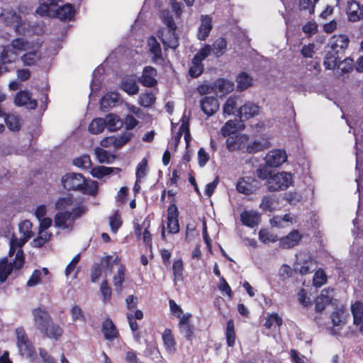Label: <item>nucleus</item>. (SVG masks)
Masks as SVG:
<instances>
[{"mask_svg":"<svg viewBox=\"0 0 363 363\" xmlns=\"http://www.w3.org/2000/svg\"><path fill=\"white\" fill-rule=\"evenodd\" d=\"M334 298L333 289H324L315 300V309L317 311H322L325 307L332 303Z\"/></svg>","mask_w":363,"mask_h":363,"instance_id":"aec40b11","label":"nucleus"},{"mask_svg":"<svg viewBox=\"0 0 363 363\" xmlns=\"http://www.w3.org/2000/svg\"><path fill=\"white\" fill-rule=\"evenodd\" d=\"M149 50L153 54L152 60L157 61L162 58V50L160 43L157 41L156 38L151 37L147 40Z\"/></svg>","mask_w":363,"mask_h":363,"instance_id":"a18cd8bd","label":"nucleus"},{"mask_svg":"<svg viewBox=\"0 0 363 363\" xmlns=\"http://www.w3.org/2000/svg\"><path fill=\"white\" fill-rule=\"evenodd\" d=\"M236 105L237 97L230 96L223 106V114L225 116L234 114Z\"/></svg>","mask_w":363,"mask_h":363,"instance_id":"603ef678","label":"nucleus"},{"mask_svg":"<svg viewBox=\"0 0 363 363\" xmlns=\"http://www.w3.org/2000/svg\"><path fill=\"white\" fill-rule=\"evenodd\" d=\"M73 163L75 166L87 169L91 167V161L90 157L87 155H82L78 158L74 160Z\"/></svg>","mask_w":363,"mask_h":363,"instance_id":"680f3d73","label":"nucleus"},{"mask_svg":"<svg viewBox=\"0 0 363 363\" xmlns=\"http://www.w3.org/2000/svg\"><path fill=\"white\" fill-rule=\"evenodd\" d=\"M156 75L157 70L152 67L147 66L144 68L139 80L143 86L151 87L157 84Z\"/></svg>","mask_w":363,"mask_h":363,"instance_id":"4be33fe9","label":"nucleus"},{"mask_svg":"<svg viewBox=\"0 0 363 363\" xmlns=\"http://www.w3.org/2000/svg\"><path fill=\"white\" fill-rule=\"evenodd\" d=\"M1 17L5 23L12 26L17 33L24 34L26 33V23L23 22L21 18L13 11L2 13Z\"/></svg>","mask_w":363,"mask_h":363,"instance_id":"6e6552de","label":"nucleus"},{"mask_svg":"<svg viewBox=\"0 0 363 363\" xmlns=\"http://www.w3.org/2000/svg\"><path fill=\"white\" fill-rule=\"evenodd\" d=\"M259 239L264 243L274 242L277 240V237L265 229H262L259 232Z\"/></svg>","mask_w":363,"mask_h":363,"instance_id":"338daca9","label":"nucleus"},{"mask_svg":"<svg viewBox=\"0 0 363 363\" xmlns=\"http://www.w3.org/2000/svg\"><path fill=\"white\" fill-rule=\"evenodd\" d=\"M62 183L67 190H80L84 184V177L79 173H67L62 177Z\"/></svg>","mask_w":363,"mask_h":363,"instance_id":"9d476101","label":"nucleus"},{"mask_svg":"<svg viewBox=\"0 0 363 363\" xmlns=\"http://www.w3.org/2000/svg\"><path fill=\"white\" fill-rule=\"evenodd\" d=\"M200 107L208 116L214 115L219 108L218 99L213 96H204L200 100Z\"/></svg>","mask_w":363,"mask_h":363,"instance_id":"dca6fc26","label":"nucleus"},{"mask_svg":"<svg viewBox=\"0 0 363 363\" xmlns=\"http://www.w3.org/2000/svg\"><path fill=\"white\" fill-rule=\"evenodd\" d=\"M349 43V38L346 35H335L330 38L328 44V48L337 55H340L345 52Z\"/></svg>","mask_w":363,"mask_h":363,"instance_id":"1a4fd4ad","label":"nucleus"},{"mask_svg":"<svg viewBox=\"0 0 363 363\" xmlns=\"http://www.w3.org/2000/svg\"><path fill=\"white\" fill-rule=\"evenodd\" d=\"M240 129V124L237 121L230 120L221 128L220 133L223 137H230L235 135Z\"/></svg>","mask_w":363,"mask_h":363,"instance_id":"e433bc0d","label":"nucleus"},{"mask_svg":"<svg viewBox=\"0 0 363 363\" xmlns=\"http://www.w3.org/2000/svg\"><path fill=\"white\" fill-rule=\"evenodd\" d=\"M9 45L18 54L20 52H26L31 48V43L21 38H17L12 40Z\"/></svg>","mask_w":363,"mask_h":363,"instance_id":"a19ab883","label":"nucleus"},{"mask_svg":"<svg viewBox=\"0 0 363 363\" xmlns=\"http://www.w3.org/2000/svg\"><path fill=\"white\" fill-rule=\"evenodd\" d=\"M18 59V53L13 50L9 45L3 46L0 52V61L2 65L12 64Z\"/></svg>","mask_w":363,"mask_h":363,"instance_id":"393cba45","label":"nucleus"},{"mask_svg":"<svg viewBox=\"0 0 363 363\" xmlns=\"http://www.w3.org/2000/svg\"><path fill=\"white\" fill-rule=\"evenodd\" d=\"M346 13L350 21H358L363 18V5L354 0H350L347 1Z\"/></svg>","mask_w":363,"mask_h":363,"instance_id":"2eb2a0df","label":"nucleus"},{"mask_svg":"<svg viewBox=\"0 0 363 363\" xmlns=\"http://www.w3.org/2000/svg\"><path fill=\"white\" fill-rule=\"evenodd\" d=\"M42 333L50 338L57 339L62 335V329L59 325L54 324L52 321H51L48 326V330L46 332H43Z\"/></svg>","mask_w":363,"mask_h":363,"instance_id":"4d7b16f0","label":"nucleus"},{"mask_svg":"<svg viewBox=\"0 0 363 363\" xmlns=\"http://www.w3.org/2000/svg\"><path fill=\"white\" fill-rule=\"evenodd\" d=\"M74 223L70 211H61L55 216V224L57 228L70 230Z\"/></svg>","mask_w":363,"mask_h":363,"instance_id":"6ab92c4d","label":"nucleus"},{"mask_svg":"<svg viewBox=\"0 0 363 363\" xmlns=\"http://www.w3.org/2000/svg\"><path fill=\"white\" fill-rule=\"evenodd\" d=\"M33 320L35 327L41 333L48 330L52 319L48 312L42 308H37L32 311Z\"/></svg>","mask_w":363,"mask_h":363,"instance_id":"0eeeda50","label":"nucleus"},{"mask_svg":"<svg viewBox=\"0 0 363 363\" xmlns=\"http://www.w3.org/2000/svg\"><path fill=\"white\" fill-rule=\"evenodd\" d=\"M25 263L23 250H18L14 259L9 262L5 257L0 259V282H4L13 270L21 269Z\"/></svg>","mask_w":363,"mask_h":363,"instance_id":"7ed1b4c3","label":"nucleus"},{"mask_svg":"<svg viewBox=\"0 0 363 363\" xmlns=\"http://www.w3.org/2000/svg\"><path fill=\"white\" fill-rule=\"evenodd\" d=\"M155 101V97L152 92L141 94L139 97V104L144 107L151 106Z\"/></svg>","mask_w":363,"mask_h":363,"instance_id":"052dcab7","label":"nucleus"},{"mask_svg":"<svg viewBox=\"0 0 363 363\" xmlns=\"http://www.w3.org/2000/svg\"><path fill=\"white\" fill-rule=\"evenodd\" d=\"M261 107L253 102L247 101L238 110V116L240 121H244L259 114Z\"/></svg>","mask_w":363,"mask_h":363,"instance_id":"9b49d317","label":"nucleus"},{"mask_svg":"<svg viewBox=\"0 0 363 363\" xmlns=\"http://www.w3.org/2000/svg\"><path fill=\"white\" fill-rule=\"evenodd\" d=\"M192 65L189 69V73L192 77H197L203 72V65L201 62H195L194 59L191 61Z\"/></svg>","mask_w":363,"mask_h":363,"instance_id":"69168bd1","label":"nucleus"},{"mask_svg":"<svg viewBox=\"0 0 363 363\" xmlns=\"http://www.w3.org/2000/svg\"><path fill=\"white\" fill-rule=\"evenodd\" d=\"M327 281V276L321 269H318L313 276V282L315 287H320Z\"/></svg>","mask_w":363,"mask_h":363,"instance_id":"0e129e2a","label":"nucleus"},{"mask_svg":"<svg viewBox=\"0 0 363 363\" xmlns=\"http://www.w3.org/2000/svg\"><path fill=\"white\" fill-rule=\"evenodd\" d=\"M102 330L107 340H111L116 337V330L113 322L110 319H106L104 321Z\"/></svg>","mask_w":363,"mask_h":363,"instance_id":"09e8293b","label":"nucleus"},{"mask_svg":"<svg viewBox=\"0 0 363 363\" xmlns=\"http://www.w3.org/2000/svg\"><path fill=\"white\" fill-rule=\"evenodd\" d=\"M162 341L164 345L169 353H173L175 351L176 342L169 329H165L162 333Z\"/></svg>","mask_w":363,"mask_h":363,"instance_id":"79ce46f5","label":"nucleus"},{"mask_svg":"<svg viewBox=\"0 0 363 363\" xmlns=\"http://www.w3.org/2000/svg\"><path fill=\"white\" fill-rule=\"evenodd\" d=\"M234 83L228 79H218L214 82L215 93L223 94L231 92L234 89Z\"/></svg>","mask_w":363,"mask_h":363,"instance_id":"72a5a7b5","label":"nucleus"},{"mask_svg":"<svg viewBox=\"0 0 363 363\" xmlns=\"http://www.w3.org/2000/svg\"><path fill=\"white\" fill-rule=\"evenodd\" d=\"M240 219L243 225L253 228L258 225L260 216L259 214L255 211H245L241 213Z\"/></svg>","mask_w":363,"mask_h":363,"instance_id":"a878e982","label":"nucleus"},{"mask_svg":"<svg viewBox=\"0 0 363 363\" xmlns=\"http://www.w3.org/2000/svg\"><path fill=\"white\" fill-rule=\"evenodd\" d=\"M282 324V319L277 313H272L266 317L264 324L267 329H271L274 325L280 326Z\"/></svg>","mask_w":363,"mask_h":363,"instance_id":"6e6d98bb","label":"nucleus"},{"mask_svg":"<svg viewBox=\"0 0 363 363\" xmlns=\"http://www.w3.org/2000/svg\"><path fill=\"white\" fill-rule=\"evenodd\" d=\"M94 153L99 162L111 164L115 160V156L102 147H97L94 149Z\"/></svg>","mask_w":363,"mask_h":363,"instance_id":"58836bf2","label":"nucleus"},{"mask_svg":"<svg viewBox=\"0 0 363 363\" xmlns=\"http://www.w3.org/2000/svg\"><path fill=\"white\" fill-rule=\"evenodd\" d=\"M16 335V345L19 353L30 361H34L37 357V353L25 330L22 328H17Z\"/></svg>","mask_w":363,"mask_h":363,"instance_id":"20e7f679","label":"nucleus"},{"mask_svg":"<svg viewBox=\"0 0 363 363\" xmlns=\"http://www.w3.org/2000/svg\"><path fill=\"white\" fill-rule=\"evenodd\" d=\"M102 266L105 267V275L110 274L112 269L117 267V272L113 277V285L115 291L121 294L123 284L125 281V267L120 264V259L116 255H108L101 259Z\"/></svg>","mask_w":363,"mask_h":363,"instance_id":"f257e3e1","label":"nucleus"},{"mask_svg":"<svg viewBox=\"0 0 363 363\" xmlns=\"http://www.w3.org/2000/svg\"><path fill=\"white\" fill-rule=\"evenodd\" d=\"M301 238L302 236L299 232L296 230H294L286 236L280 239L279 245L282 248L289 249L298 245Z\"/></svg>","mask_w":363,"mask_h":363,"instance_id":"5701e85b","label":"nucleus"},{"mask_svg":"<svg viewBox=\"0 0 363 363\" xmlns=\"http://www.w3.org/2000/svg\"><path fill=\"white\" fill-rule=\"evenodd\" d=\"M61 0H39V6L36 12L41 16H49Z\"/></svg>","mask_w":363,"mask_h":363,"instance_id":"cd10ccee","label":"nucleus"},{"mask_svg":"<svg viewBox=\"0 0 363 363\" xmlns=\"http://www.w3.org/2000/svg\"><path fill=\"white\" fill-rule=\"evenodd\" d=\"M211 46L208 44L204 45L194 57L195 62H201L211 52Z\"/></svg>","mask_w":363,"mask_h":363,"instance_id":"774afa93","label":"nucleus"},{"mask_svg":"<svg viewBox=\"0 0 363 363\" xmlns=\"http://www.w3.org/2000/svg\"><path fill=\"white\" fill-rule=\"evenodd\" d=\"M225 335L228 345L233 347L235 342V333L234 330V323L231 319L227 322Z\"/></svg>","mask_w":363,"mask_h":363,"instance_id":"864d4df0","label":"nucleus"},{"mask_svg":"<svg viewBox=\"0 0 363 363\" xmlns=\"http://www.w3.org/2000/svg\"><path fill=\"white\" fill-rule=\"evenodd\" d=\"M106 126L105 118H96L92 120L88 130L90 133L97 135L102 133Z\"/></svg>","mask_w":363,"mask_h":363,"instance_id":"c03bdc74","label":"nucleus"},{"mask_svg":"<svg viewBox=\"0 0 363 363\" xmlns=\"http://www.w3.org/2000/svg\"><path fill=\"white\" fill-rule=\"evenodd\" d=\"M161 18L164 23L166 24L167 28L160 31V38L165 48L175 49L178 47L179 42L175 34L177 26L172 16L170 15L169 11H163L161 12Z\"/></svg>","mask_w":363,"mask_h":363,"instance_id":"f03ea898","label":"nucleus"},{"mask_svg":"<svg viewBox=\"0 0 363 363\" xmlns=\"http://www.w3.org/2000/svg\"><path fill=\"white\" fill-rule=\"evenodd\" d=\"M70 313L73 321L83 323H85L84 313L79 306H73L70 309Z\"/></svg>","mask_w":363,"mask_h":363,"instance_id":"bf43d9fd","label":"nucleus"},{"mask_svg":"<svg viewBox=\"0 0 363 363\" xmlns=\"http://www.w3.org/2000/svg\"><path fill=\"white\" fill-rule=\"evenodd\" d=\"M73 9L71 4H67L64 6L59 7L57 9H54L50 16H55L61 20H71L73 16Z\"/></svg>","mask_w":363,"mask_h":363,"instance_id":"2f4dec72","label":"nucleus"},{"mask_svg":"<svg viewBox=\"0 0 363 363\" xmlns=\"http://www.w3.org/2000/svg\"><path fill=\"white\" fill-rule=\"evenodd\" d=\"M18 228L21 236L26 239L29 240L33 236L31 230L32 223L29 220H24L19 223Z\"/></svg>","mask_w":363,"mask_h":363,"instance_id":"5fc2aeb1","label":"nucleus"},{"mask_svg":"<svg viewBox=\"0 0 363 363\" xmlns=\"http://www.w3.org/2000/svg\"><path fill=\"white\" fill-rule=\"evenodd\" d=\"M132 134L129 133H124L118 136L113 135L114 148L118 149L125 145L130 140Z\"/></svg>","mask_w":363,"mask_h":363,"instance_id":"e2e57ef3","label":"nucleus"},{"mask_svg":"<svg viewBox=\"0 0 363 363\" xmlns=\"http://www.w3.org/2000/svg\"><path fill=\"white\" fill-rule=\"evenodd\" d=\"M316 267L315 260L305 252H299L296 255V260L294 264V270L304 275L313 271Z\"/></svg>","mask_w":363,"mask_h":363,"instance_id":"423d86ee","label":"nucleus"},{"mask_svg":"<svg viewBox=\"0 0 363 363\" xmlns=\"http://www.w3.org/2000/svg\"><path fill=\"white\" fill-rule=\"evenodd\" d=\"M335 52L328 50L323 62L325 68L327 69H334L339 61L340 57Z\"/></svg>","mask_w":363,"mask_h":363,"instance_id":"49530a36","label":"nucleus"},{"mask_svg":"<svg viewBox=\"0 0 363 363\" xmlns=\"http://www.w3.org/2000/svg\"><path fill=\"white\" fill-rule=\"evenodd\" d=\"M227 42L223 38L216 39L211 46V51L216 57L222 56L226 51Z\"/></svg>","mask_w":363,"mask_h":363,"instance_id":"ea45409f","label":"nucleus"},{"mask_svg":"<svg viewBox=\"0 0 363 363\" xmlns=\"http://www.w3.org/2000/svg\"><path fill=\"white\" fill-rule=\"evenodd\" d=\"M122 89L129 95H135L139 91L138 81L135 76H128L121 83Z\"/></svg>","mask_w":363,"mask_h":363,"instance_id":"bb28decb","label":"nucleus"},{"mask_svg":"<svg viewBox=\"0 0 363 363\" xmlns=\"http://www.w3.org/2000/svg\"><path fill=\"white\" fill-rule=\"evenodd\" d=\"M28 240L25 238L21 236L18 238L15 235H12L9 240V251L8 256L9 257H12L14 255L17 253L18 250H22V247L26 243Z\"/></svg>","mask_w":363,"mask_h":363,"instance_id":"c756f323","label":"nucleus"},{"mask_svg":"<svg viewBox=\"0 0 363 363\" xmlns=\"http://www.w3.org/2000/svg\"><path fill=\"white\" fill-rule=\"evenodd\" d=\"M351 311L353 315L354 323L359 325L363 322V303L356 302L352 305Z\"/></svg>","mask_w":363,"mask_h":363,"instance_id":"8fccbe9b","label":"nucleus"},{"mask_svg":"<svg viewBox=\"0 0 363 363\" xmlns=\"http://www.w3.org/2000/svg\"><path fill=\"white\" fill-rule=\"evenodd\" d=\"M105 120L106 127L111 132L116 131L121 129L123 125V121L115 113L108 114Z\"/></svg>","mask_w":363,"mask_h":363,"instance_id":"f704fd0d","label":"nucleus"},{"mask_svg":"<svg viewBox=\"0 0 363 363\" xmlns=\"http://www.w3.org/2000/svg\"><path fill=\"white\" fill-rule=\"evenodd\" d=\"M249 137L245 134H237L230 136L226 140V148L230 152H234L239 150H246L248 143Z\"/></svg>","mask_w":363,"mask_h":363,"instance_id":"ddd939ff","label":"nucleus"},{"mask_svg":"<svg viewBox=\"0 0 363 363\" xmlns=\"http://www.w3.org/2000/svg\"><path fill=\"white\" fill-rule=\"evenodd\" d=\"M350 314L345 307L337 308L331 314V319L333 325L340 326L346 323Z\"/></svg>","mask_w":363,"mask_h":363,"instance_id":"7c9ffc66","label":"nucleus"},{"mask_svg":"<svg viewBox=\"0 0 363 363\" xmlns=\"http://www.w3.org/2000/svg\"><path fill=\"white\" fill-rule=\"evenodd\" d=\"M183 133L184 134V140L186 143V145H188L190 140L189 130L188 124L184 121H183L181 125L179 132H177L172 138V140L174 141L175 147H177L179 143Z\"/></svg>","mask_w":363,"mask_h":363,"instance_id":"de8ad7c7","label":"nucleus"},{"mask_svg":"<svg viewBox=\"0 0 363 363\" xmlns=\"http://www.w3.org/2000/svg\"><path fill=\"white\" fill-rule=\"evenodd\" d=\"M213 28L212 18L205 15L201 17V24L199 27L197 38L200 40H205Z\"/></svg>","mask_w":363,"mask_h":363,"instance_id":"412c9836","label":"nucleus"},{"mask_svg":"<svg viewBox=\"0 0 363 363\" xmlns=\"http://www.w3.org/2000/svg\"><path fill=\"white\" fill-rule=\"evenodd\" d=\"M296 222V217L291 214L286 213L284 216H276L270 219L272 226L276 228H286Z\"/></svg>","mask_w":363,"mask_h":363,"instance_id":"b1692460","label":"nucleus"},{"mask_svg":"<svg viewBox=\"0 0 363 363\" xmlns=\"http://www.w3.org/2000/svg\"><path fill=\"white\" fill-rule=\"evenodd\" d=\"M4 121L8 128L11 131L17 132L21 128V122L20 118L14 114L6 115Z\"/></svg>","mask_w":363,"mask_h":363,"instance_id":"37998d69","label":"nucleus"},{"mask_svg":"<svg viewBox=\"0 0 363 363\" xmlns=\"http://www.w3.org/2000/svg\"><path fill=\"white\" fill-rule=\"evenodd\" d=\"M120 101L119 94L117 92L106 94L100 101L101 108H107L114 106Z\"/></svg>","mask_w":363,"mask_h":363,"instance_id":"4c0bfd02","label":"nucleus"},{"mask_svg":"<svg viewBox=\"0 0 363 363\" xmlns=\"http://www.w3.org/2000/svg\"><path fill=\"white\" fill-rule=\"evenodd\" d=\"M120 172L121 169L119 168L97 166L92 168L90 172L94 177L101 179L106 176L111 174H118Z\"/></svg>","mask_w":363,"mask_h":363,"instance_id":"c85d7f7f","label":"nucleus"},{"mask_svg":"<svg viewBox=\"0 0 363 363\" xmlns=\"http://www.w3.org/2000/svg\"><path fill=\"white\" fill-rule=\"evenodd\" d=\"M80 191L85 194L94 196L97 194L98 184L95 181L86 182L84 180V184H83Z\"/></svg>","mask_w":363,"mask_h":363,"instance_id":"13d9d810","label":"nucleus"},{"mask_svg":"<svg viewBox=\"0 0 363 363\" xmlns=\"http://www.w3.org/2000/svg\"><path fill=\"white\" fill-rule=\"evenodd\" d=\"M167 228L170 233H177L179 230L178 210L174 203H172L167 209Z\"/></svg>","mask_w":363,"mask_h":363,"instance_id":"a211bd4d","label":"nucleus"},{"mask_svg":"<svg viewBox=\"0 0 363 363\" xmlns=\"http://www.w3.org/2000/svg\"><path fill=\"white\" fill-rule=\"evenodd\" d=\"M269 142L265 138H262L247 143L245 151L250 154H255L269 148Z\"/></svg>","mask_w":363,"mask_h":363,"instance_id":"473e14b6","label":"nucleus"},{"mask_svg":"<svg viewBox=\"0 0 363 363\" xmlns=\"http://www.w3.org/2000/svg\"><path fill=\"white\" fill-rule=\"evenodd\" d=\"M42 58V54L39 48L31 45V48L26 51L20 59L24 66L32 67L35 65Z\"/></svg>","mask_w":363,"mask_h":363,"instance_id":"4468645a","label":"nucleus"},{"mask_svg":"<svg viewBox=\"0 0 363 363\" xmlns=\"http://www.w3.org/2000/svg\"><path fill=\"white\" fill-rule=\"evenodd\" d=\"M293 183L292 174L286 172H281L270 176L267 180V186L269 191H284Z\"/></svg>","mask_w":363,"mask_h":363,"instance_id":"39448f33","label":"nucleus"},{"mask_svg":"<svg viewBox=\"0 0 363 363\" xmlns=\"http://www.w3.org/2000/svg\"><path fill=\"white\" fill-rule=\"evenodd\" d=\"M286 152L281 149L270 150L264 157L266 164L271 167L280 166L286 161Z\"/></svg>","mask_w":363,"mask_h":363,"instance_id":"f8f14e48","label":"nucleus"},{"mask_svg":"<svg viewBox=\"0 0 363 363\" xmlns=\"http://www.w3.org/2000/svg\"><path fill=\"white\" fill-rule=\"evenodd\" d=\"M52 234L48 231L38 230V235L33 239L31 244L34 247H40L51 238Z\"/></svg>","mask_w":363,"mask_h":363,"instance_id":"3c124183","label":"nucleus"},{"mask_svg":"<svg viewBox=\"0 0 363 363\" xmlns=\"http://www.w3.org/2000/svg\"><path fill=\"white\" fill-rule=\"evenodd\" d=\"M14 104L17 106H26L30 110L35 109L38 105L37 101L31 99L30 92L27 91L18 92L14 98Z\"/></svg>","mask_w":363,"mask_h":363,"instance_id":"f3484780","label":"nucleus"},{"mask_svg":"<svg viewBox=\"0 0 363 363\" xmlns=\"http://www.w3.org/2000/svg\"><path fill=\"white\" fill-rule=\"evenodd\" d=\"M237 91H242L252 85V78L246 72L240 73L236 77Z\"/></svg>","mask_w":363,"mask_h":363,"instance_id":"c9c22d12","label":"nucleus"}]
</instances>
